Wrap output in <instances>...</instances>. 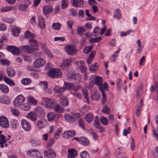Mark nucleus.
I'll return each instance as SVG.
<instances>
[{
    "mask_svg": "<svg viewBox=\"0 0 158 158\" xmlns=\"http://www.w3.org/2000/svg\"><path fill=\"white\" fill-rule=\"evenodd\" d=\"M27 118L30 120L35 122L36 120V117L35 114L32 112L27 114L26 116Z\"/></svg>",
    "mask_w": 158,
    "mask_h": 158,
    "instance_id": "nucleus-33",
    "label": "nucleus"
},
{
    "mask_svg": "<svg viewBox=\"0 0 158 158\" xmlns=\"http://www.w3.org/2000/svg\"><path fill=\"white\" fill-rule=\"evenodd\" d=\"M82 92L84 95L85 98L87 100V102L89 104V100L88 97V94L87 89H82Z\"/></svg>",
    "mask_w": 158,
    "mask_h": 158,
    "instance_id": "nucleus-61",
    "label": "nucleus"
},
{
    "mask_svg": "<svg viewBox=\"0 0 158 158\" xmlns=\"http://www.w3.org/2000/svg\"><path fill=\"white\" fill-rule=\"evenodd\" d=\"M41 47L42 48L43 50L45 52L49 58L52 59L53 58V56L50 52L45 47L44 45H42Z\"/></svg>",
    "mask_w": 158,
    "mask_h": 158,
    "instance_id": "nucleus-37",
    "label": "nucleus"
},
{
    "mask_svg": "<svg viewBox=\"0 0 158 158\" xmlns=\"http://www.w3.org/2000/svg\"><path fill=\"white\" fill-rule=\"evenodd\" d=\"M31 2L28 0L24 1L23 4L20 5L19 6V9L22 11H24L27 10L28 7L31 5Z\"/></svg>",
    "mask_w": 158,
    "mask_h": 158,
    "instance_id": "nucleus-14",
    "label": "nucleus"
},
{
    "mask_svg": "<svg viewBox=\"0 0 158 158\" xmlns=\"http://www.w3.org/2000/svg\"><path fill=\"white\" fill-rule=\"evenodd\" d=\"M81 158H89V153L85 151H83L80 153Z\"/></svg>",
    "mask_w": 158,
    "mask_h": 158,
    "instance_id": "nucleus-53",
    "label": "nucleus"
},
{
    "mask_svg": "<svg viewBox=\"0 0 158 158\" xmlns=\"http://www.w3.org/2000/svg\"><path fill=\"white\" fill-rule=\"evenodd\" d=\"M70 78L74 80L75 82H78L80 81L81 79V76L78 73H73L71 76Z\"/></svg>",
    "mask_w": 158,
    "mask_h": 158,
    "instance_id": "nucleus-23",
    "label": "nucleus"
},
{
    "mask_svg": "<svg viewBox=\"0 0 158 158\" xmlns=\"http://www.w3.org/2000/svg\"><path fill=\"white\" fill-rule=\"evenodd\" d=\"M53 10V9L51 6L45 5L43 7V11L44 15L50 14Z\"/></svg>",
    "mask_w": 158,
    "mask_h": 158,
    "instance_id": "nucleus-21",
    "label": "nucleus"
},
{
    "mask_svg": "<svg viewBox=\"0 0 158 158\" xmlns=\"http://www.w3.org/2000/svg\"><path fill=\"white\" fill-rule=\"evenodd\" d=\"M85 31V30L84 28L81 26H78L77 27V33L81 35V34L82 33Z\"/></svg>",
    "mask_w": 158,
    "mask_h": 158,
    "instance_id": "nucleus-54",
    "label": "nucleus"
},
{
    "mask_svg": "<svg viewBox=\"0 0 158 158\" xmlns=\"http://www.w3.org/2000/svg\"><path fill=\"white\" fill-rule=\"evenodd\" d=\"M120 51V48H118V50L114 52L113 54L111 56L110 58V62H114L116 61L118 56V54Z\"/></svg>",
    "mask_w": 158,
    "mask_h": 158,
    "instance_id": "nucleus-22",
    "label": "nucleus"
},
{
    "mask_svg": "<svg viewBox=\"0 0 158 158\" xmlns=\"http://www.w3.org/2000/svg\"><path fill=\"white\" fill-rule=\"evenodd\" d=\"M7 141V140L6 139L5 137L4 136L0 135V144L1 145L0 147L3 148L4 144L6 143Z\"/></svg>",
    "mask_w": 158,
    "mask_h": 158,
    "instance_id": "nucleus-40",
    "label": "nucleus"
},
{
    "mask_svg": "<svg viewBox=\"0 0 158 158\" xmlns=\"http://www.w3.org/2000/svg\"><path fill=\"white\" fill-rule=\"evenodd\" d=\"M89 69L92 72H94L95 71L98 69L97 66L95 64H93L89 67Z\"/></svg>",
    "mask_w": 158,
    "mask_h": 158,
    "instance_id": "nucleus-57",
    "label": "nucleus"
},
{
    "mask_svg": "<svg viewBox=\"0 0 158 158\" xmlns=\"http://www.w3.org/2000/svg\"><path fill=\"white\" fill-rule=\"evenodd\" d=\"M76 64L79 67L80 70L82 72H85L87 69L84 64V62L83 61H78L76 62Z\"/></svg>",
    "mask_w": 158,
    "mask_h": 158,
    "instance_id": "nucleus-20",
    "label": "nucleus"
},
{
    "mask_svg": "<svg viewBox=\"0 0 158 158\" xmlns=\"http://www.w3.org/2000/svg\"><path fill=\"white\" fill-rule=\"evenodd\" d=\"M113 17L114 18H116L118 19H120L121 17L120 11L118 9H116L113 15Z\"/></svg>",
    "mask_w": 158,
    "mask_h": 158,
    "instance_id": "nucleus-42",
    "label": "nucleus"
},
{
    "mask_svg": "<svg viewBox=\"0 0 158 158\" xmlns=\"http://www.w3.org/2000/svg\"><path fill=\"white\" fill-rule=\"evenodd\" d=\"M91 92V98L94 101L99 100L100 98V94L99 92L96 90H92Z\"/></svg>",
    "mask_w": 158,
    "mask_h": 158,
    "instance_id": "nucleus-15",
    "label": "nucleus"
},
{
    "mask_svg": "<svg viewBox=\"0 0 158 158\" xmlns=\"http://www.w3.org/2000/svg\"><path fill=\"white\" fill-rule=\"evenodd\" d=\"M100 121L102 124L105 126L107 125L108 123V121L107 118L104 117H101Z\"/></svg>",
    "mask_w": 158,
    "mask_h": 158,
    "instance_id": "nucleus-55",
    "label": "nucleus"
},
{
    "mask_svg": "<svg viewBox=\"0 0 158 158\" xmlns=\"http://www.w3.org/2000/svg\"><path fill=\"white\" fill-rule=\"evenodd\" d=\"M94 36L97 37L98 36L99 34L100 33V29L98 27H95L94 30Z\"/></svg>",
    "mask_w": 158,
    "mask_h": 158,
    "instance_id": "nucleus-50",
    "label": "nucleus"
},
{
    "mask_svg": "<svg viewBox=\"0 0 158 158\" xmlns=\"http://www.w3.org/2000/svg\"><path fill=\"white\" fill-rule=\"evenodd\" d=\"M102 78L99 76H97L94 78V82L95 84L98 86L99 89H108V85L106 82H105L103 84L102 83Z\"/></svg>",
    "mask_w": 158,
    "mask_h": 158,
    "instance_id": "nucleus-2",
    "label": "nucleus"
},
{
    "mask_svg": "<svg viewBox=\"0 0 158 158\" xmlns=\"http://www.w3.org/2000/svg\"><path fill=\"white\" fill-rule=\"evenodd\" d=\"M93 118V116L91 114H88L85 116V119L88 123H90Z\"/></svg>",
    "mask_w": 158,
    "mask_h": 158,
    "instance_id": "nucleus-46",
    "label": "nucleus"
},
{
    "mask_svg": "<svg viewBox=\"0 0 158 158\" xmlns=\"http://www.w3.org/2000/svg\"><path fill=\"white\" fill-rule=\"evenodd\" d=\"M13 8L10 6H5L2 8L1 11L2 12H6L11 10Z\"/></svg>",
    "mask_w": 158,
    "mask_h": 158,
    "instance_id": "nucleus-45",
    "label": "nucleus"
},
{
    "mask_svg": "<svg viewBox=\"0 0 158 158\" xmlns=\"http://www.w3.org/2000/svg\"><path fill=\"white\" fill-rule=\"evenodd\" d=\"M102 39L101 37H98L97 38H92L90 39V42L91 43L94 42H98L100 41Z\"/></svg>",
    "mask_w": 158,
    "mask_h": 158,
    "instance_id": "nucleus-60",
    "label": "nucleus"
},
{
    "mask_svg": "<svg viewBox=\"0 0 158 158\" xmlns=\"http://www.w3.org/2000/svg\"><path fill=\"white\" fill-rule=\"evenodd\" d=\"M81 86H79L78 87L75 86L73 83H70L67 82H64L63 89H79Z\"/></svg>",
    "mask_w": 158,
    "mask_h": 158,
    "instance_id": "nucleus-16",
    "label": "nucleus"
},
{
    "mask_svg": "<svg viewBox=\"0 0 158 158\" xmlns=\"http://www.w3.org/2000/svg\"><path fill=\"white\" fill-rule=\"evenodd\" d=\"M56 103L54 101L48 98H46L45 100V105L46 107L48 109H52L54 108Z\"/></svg>",
    "mask_w": 158,
    "mask_h": 158,
    "instance_id": "nucleus-11",
    "label": "nucleus"
},
{
    "mask_svg": "<svg viewBox=\"0 0 158 158\" xmlns=\"http://www.w3.org/2000/svg\"><path fill=\"white\" fill-rule=\"evenodd\" d=\"M4 80L6 83L10 86H13L15 85L14 82L11 79L6 77L5 76L4 77Z\"/></svg>",
    "mask_w": 158,
    "mask_h": 158,
    "instance_id": "nucleus-44",
    "label": "nucleus"
},
{
    "mask_svg": "<svg viewBox=\"0 0 158 158\" xmlns=\"http://www.w3.org/2000/svg\"><path fill=\"white\" fill-rule=\"evenodd\" d=\"M46 63L45 60L42 58L37 59L33 63V66L36 68H39L44 66Z\"/></svg>",
    "mask_w": 158,
    "mask_h": 158,
    "instance_id": "nucleus-7",
    "label": "nucleus"
},
{
    "mask_svg": "<svg viewBox=\"0 0 158 158\" xmlns=\"http://www.w3.org/2000/svg\"><path fill=\"white\" fill-rule=\"evenodd\" d=\"M6 72L8 76L10 77L14 76L15 74V72L14 70L10 68L9 67L6 69Z\"/></svg>",
    "mask_w": 158,
    "mask_h": 158,
    "instance_id": "nucleus-32",
    "label": "nucleus"
},
{
    "mask_svg": "<svg viewBox=\"0 0 158 158\" xmlns=\"http://www.w3.org/2000/svg\"><path fill=\"white\" fill-rule=\"evenodd\" d=\"M67 23L69 29H72L73 24V21L72 20L70 19L67 21Z\"/></svg>",
    "mask_w": 158,
    "mask_h": 158,
    "instance_id": "nucleus-63",
    "label": "nucleus"
},
{
    "mask_svg": "<svg viewBox=\"0 0 158 158\" xmlns=\"http://www.w3.org/2000/svg\"><path fill=\"white\" fill-rule=\"evenodd\" d=\"M21 109L23 111H28L29 110L31 106L28 103H24L22 104L20 106Z\"/></svg>",
    "mask_w": 158,
    "mask_h": 158,
    "instance_id": "nucleus-38",
    "label": "nucleus"
},
{
    "mask_svg": "<svg viewBox=\"0 0 158 158\" xmlns=\"http://www.w3.org/2000/svg\"><path fill=\"white\" fill-rule=\"evenodd\" d=\"M92 46H86L83 49V52L84 53L87 54L92 50Z\"/></svg>",
    "mask_w": 158,
    "mask_h": 158,
    "instance_id": "nucleus-52",
    "label": "nucleus"
},
{
    "mask_svg": "<svg viewBox=\"0 0 158 158\" xmlns=\"http://www.w3.org/2000/svg\"><path fill=\"white\" fill-rule=\"evenodd\" d=\"M36 114L40 118H42L44 116V111L41 107L38 106L35 109Z\"/></svg>",
    "mask_w": 158,
    "mask_h": 158,
    "instance_id": "nucleus-19",
    "label": "nucleus"
},
{
    "mask_svg": "<svg viewBox=\"0 0 158 158\" xmlns=\"http://www.w3.org/2000/svg\"><path fill=\"white\" fill-rule=\"evenodd\" d=\"M25 38L29 40L30 45H25L21 47V49L23 51H25L28 53H31L35 51L37 48V44L35 39V35L28 31L25 33Z\"/></svg>",
    "mask_w": 158,
    "mask_h": 158,
    "instance_id": "nucleus-1",
    "label": "nucleus"
},
{
    "mask_svg": "<svg viewBox=\"0 0 158 158\" xmlns=\"http://www.w3.org/2000/svg\"><path fill=\"white\" fill-rule=\"evenodd\" d=\"M84 4L83 0H73V5L75 7H81Z\"/></svg>",
    "mask_w": 158,
    "mask_h": 158,
    "instance_id": "nucleus-24",
    "label": "nucleus"
},
{
    "mask_svg": "<svg viewBox=\"0 0 158 158\" xmlns=\"http://www.w3.org/2000/svg\"><path fill=\"white\" fill-rule=\"evenodd\" d=\"M39 25L41 28H44L45 27L44 18L42 16H40L38 17Z\"/></svg>",
    "mask_w": 158,
    "mask_h": 158,
    "instance_id": "nucleus-34",
    "label": "nucleus"
},
{
    "mask_svg": "<svg viewBox=\"0 0 158 158\" xmlns=\"http://www.w3.org/2000/svg\"><path fill=\"white\" fill-rule=\"evenodd\" d=\"M25 100V98L22 95H19L15 98L14 104L15 107H18L22 104Z\"/></svg>",
    "mask_w": 158,
    "mask_h": 158,
    "instance_id": "nucleus-5",
    "label": "nucleus"
},
{
    "mask_svg": "<svg viewBox=\"0 0 158 158\" xmlns=\"http://www.w3.org/2000/svg\"><path fill=\"white\" fill-rule=\"evenodd\" d=\"M48 75L51 77L59 78L61 77L62 73L59 69H53L48 72Z\"/></svg>",
    "mask_w": 158,
    "mask_h": 158,
    "instance_id": "nucleus-4",
    "label": "nucleus"
},
{
    "mask_svg": "<svg viewBox=\"0 0 158 158\" xmlns=\"http://www.w3.org/2000/svg\"><path fill=\"white\" fill-rule=\"evenodd\" d=\"M0 126L4 128H8L9 127L8 120L5 116L0 117Z\"/></svg>",
    "mask_w": 158,
    "mask_h": 158,
    "instance_id": "nucleus-6",
    "label": "nucleus"
},
{
    "mask_svg": "<svg viewBox=\"0 0 158 158\" xmlns=\"http://www.w3.org/2000/svg\"><path fill=\"white\" fill-rule=\"evenodd\" d=\"M54 138H50L49 140L47 142V146L48 147H51L53 144L54 143Z\"/></svg>",
    "mask_w": 158,
    "mask_h": 158,
    "instance_id": "nucleus-56",
    "label": "nucleus"
},
{
    "mask_svg": "<svg viewBox=\"0 0 158 158\" xmlns=\"http://www.w3.org/2000/svg\"><path fill=\"white\" fill-rule=\"evenodd\" d=\"M76 133L74 130H70L64 132L62 135L63 137L65 139H68L75 135Z\"/></svg>",
    "mask_w": 158,
    "mask_h": 158,
    "instance_id": "nucleus-12",
    "label": "nucleus"
},
{
    "mask_svg": "<svg viewBox=\"0 0 158 158\" xmlns=\"http://www.w3.org/2000/svg\"><path fill=\"white\" fill-rule=\"evenodd\" d=\"M64 118L65 120L71 123H73L76 119L69 114L64 115Z\"/></svg>",
    "mask_w": 158,
    "mask_h": 158,
    "instance_id": "nucleus-28",
    "label": "nucleus"
},
{
    "mask_svg": "<svg viewBox=\"0 0 158 158\" xmlns=\"http://www.w3.org/2000/svg\"><path fill=\"white\" fill-rule=\"evenodd\" d=\"M62 132V128L60 127L58 128L57 130L55 132L54 135V138L58 139V137L60 135V134Z\"/></svg>",
    "mask_w": 158,
    "mask_h": 158,
    "instance_id": "nucleus-47",
    "label": "nucleus"
},
{
    "mask_svg": "<svg viewBox=\"0 0 158 158\" xmlns=\"http://www.w3.org/2000/svg\"><path fill=\"white\" fill-rule=\"evenodd\" d=\"M21 124L23 129L26 131H29L31 129V126L30 123L25 119L21 121Z\"/></svg>",
    "mask_w": 158,
    "mask_h": 158,
    "instance_id": "nucleus-10",
    "label": "nucleus"
},
{
    "mask_svg": "<svg viewBox=\"0 0 158 158\" xmlns=\"http://www.w3.org/2000/svg\"><path fill=\"white\" fill-rule=\"evenodd\" d=\"M27 154L30 157L33 158L38 157L43 158V157L41 156V154L39 150L37 149H31L27 152Z\"/></svg>",
    "mask_w": 158,
    "mask_h": 158,
    "instance_id": "nucleus-3",
    "label": "nucleus"
},
{
    "mask_svg": "<svg viewBox=\"0 0 158 158\" xmlns=\"http://www.w3.org/2000/svg\"><path fill=\"white\" fill-rule=\"evenodd\" d=\"M61 27L60 24L58 23H53L52 26V28L56 30H59Z\"/></svg>",
    "mask_w": 158,
    "mask_h": 158,
    "instance_id": "nucleus-49",
    "label": "nucleus"
},
{
    "mask_svg": "<svg viewBox=\"0 0 158 158\" xmlns=\"http://www.w3.org/2000/svg\"><path fill=\"white\" fill-rule=\"evenodd\" d=\"M0 102L8 104L10 103V99L8 97L5 96H1L0 97Z\"/></svg>",
    "mask_w": 158,
    "mask_h": 158,
    "instance_id": "nucleus-25",
    "label": "nucleus"
},
{
    "mask_svg": "<svg viewBox=\"0 0 158 158\" xmlns=\"http://www.w3.org/2000/svg\"><path fill=\"white\" fill-rule=\"evenodd\" d=\"M1 61L2 64L6 66L9 65L10 63V60L6 59L1 60Z\"/></svg>",
    "mask_w": 158,
    "mask_h": 158,
    "instance_id": "nucleus-64",
    "label": "nucleus"
},
{
    "mask_svg": "<svg viewBox=\"0 0 158 158\" xmlns=\"http://www.w3.org/2000/svg\"><path fill=\"white\" fill-rule=\"evenodd\" d=\"M78 122L80 127H81L82 129H84L85 124L83 120L80 118L79 119Z\"/></svg>",
    "mask_w": 158,
    "mask_h": 158,
    "instance_id": "nucleus-62",
    "label": "nucleus"
},
{
    "mask_svg": "<svg viewBox=\"0 0 158 158\" xmlns=\"http://www.w3.org/2000/svg\"><path fill=\"white\" fill-rule=\"evenodd\" d=\"M68 2L67 0H62L61 1V8L65 9L68 6Z\"/></svg>",
    "mask_w": 158,
    "mask_h": 158,
    "instance_id": "nucleus-59",
    "label": "nucleus"
},
{
    "mask_svg": "<svg viewBox=\"0 0 158 158\" xmlns=\"http://www.w3.org/2000/svg\"><path fill=\"white\" fill-rule=\"evenodd\" d=\"M46 122L43 119H41L37 122V127L40 129L44 128L46 125Z\"/></svg>",
    "mask_w": 158,
    "mask_h": 158,
    "instance_id": "nucleus-26",
    "label": "nucleus"
},
{
    "mask_svg": "<svg viewBox=\"0 0 158 158\" xmlns=\"http://www.w3.org/2000/svg\"><path fill=\"white\" fill-rule=\"evenodd\" d=\"M31 143L34 147L39 146L41 144V141L38 139H32L31 141Z\"/></svg>",
    "mask_w": 158,
    "mask_h": 158,
    "instance_id": "nucleus-31",
    "label": "nucleus"
},
{
    "mask_svg": "<svg viewBox=\"0 0 158 158\" xmlns=\"http://www.w3.org/2000/svg\"><path fill=\"white\" fill-rule=\"evenodd\" d=\"M110 109L106 105H105L103 108L102 111L103 113L106 114H109L110 112Z\"/></svg>",
    "mask_w": 158,
    "mask_h": 158,
    "instance_id": "nucleus-51",
    "label": "nucleus"
},
{
    "mask_svg": "<svg viewBox=\"0 0 158 158\" xmlns=\"http://www.w3.org/2000/svg\"><path fill=\"white\" fill-rule=\"evenodd\" d=\"M11 110L12 114L14 115L17 116L19 115V112L17 109L13 108H12Z\"/></svg>",
    "mask_w": 158,
    "mask_h": 158,
    "instance_id": "nucleus-58",
    "label": "nucleus"
},
{
    "mask_svg": "<svg viewBox=\"0 0 158 158\" xmlns=\"http://www.w3.org/2000/svg\"><path fill=\"white\" fill-rule=\"evenodd\" d=\"M71 60L70 59H64L63 60L60 65V67L63 69L68 68L70 64Z\"/></svg>",
    "mask_w": 158,
    "mask_h": 158,
    "instance_id": "nucleus-17",
    "label": "nucleus"
},
{
    "mask_svg": "<svg viewBox=\"0 0 158 158\" xmlns=\"http://www.w3.org/2000/svg\"><path fill=\"white\" fill-rule=\"evenodd\" d=\"M44 158H54L56 154L54 150L51 148L47 149L44 152Z\"/></svg>",
    "mask_w": 158,
    "mask_h": 158,
    "instance_id": "nucleus-9",
    "label": "nucleus"
},
{
    "mask_svg": "<svg viewBox=\"0 0 158 158\" xmlns=\"http://www.w3.org/2000/svg\"><path fill=\"white\" fill-rule=\"evenodd\" d=\"M68 152L67 158H75L77 155V151L73 148L69 149Z\"/></svg>",
    "mask_w": 158,
    "mask_h": 158,
    "instance_id": "nucleus-18",
    "label": "nucleus"
},
{
    "mask_svg": "<svg viewBox=\"0 0 158 158\" xmlns=\"http://www.w3.org/2000/svg\"><path fill=\"white\" fill-rule=\"evenodd\" d=\"M65 49L67 53L71 55H74L76 53V51L75 47L72 45L69 44L66 46Z\"/></svg>",
    "mask_w": 158,
    "mask_h": 158,
    "instance_id": "nucleus-8",
    "label": "nucleus"
},
{
    "mask_svg": "<svg viewBox=\"0 0 158 158\" xmlns=\"http://www.w3.org/2000/svg\"><path fill=\"white\" fill-rule=\"evenodd\" d=\"M84 146H87L89 144V141L85 137H81V139L79 143Z\"/></svg>",
    "mask_w": 158,
    "mask_h": 158,
    "instance_id": "nucleus-27",
    "label": "nucleus"
},
{
    "mask_svg": "<svg viewBox=\"0 0 158 158\" xmlns=\"http://www.w3.org/2000/svg\"><path fill=\"white\" fill-rule=\"evenodd\" d=\"M27 100L28 103L33 105L37 104V101L31 96H28L27 98Z\"/></svg>",
    "mask_w": 158,
    "mask_h": 158,
    "instance_id": "nucleus-35",
    "label": "nucleus"
},
{
    "mask_svg": "<svg viewBox=\"0 0 158 158\" xmlns=\"http://www.w3.org/2000/svg\"><path fill=\"white\" fill-rule=\"evenodd\" d=\"M54 110L55 111L58 113H61L63 112V108L58 105H55Z\"/></svg>",
    "mask_w": 158,
    "mask_h": 158,
    "instance_id": "nucleus-48",
    "label": "nucleus"
},
{
    "mask_svg": "<svg viewBox=\"0 0 158 158\" xmlns=\"http://www.w3.org/2000/svg\"><path fill=\"white\" fill-rule=\"evenodd\" d=\"M22 84L24 85H28L31 84V81L29 78H23L21 80Z\"/></svg>",
    "mask_w": 158,
    "mask_h": 158,
    "instance_id": "nucleus-43",
    "label": "nucleus"
},
{
    "mask_svg": "<svg viewBox=\"0 0 158 158\" xmlns=\"http://www.w3.org/2000/svg\"><path fill=\"white\" fill-rule=\"evenodd\" d=\"M10 123L11 127L13 129H16L18 125V121L15 119H11Z\"/></svg>",
    "mask_w": 158,
    "mask_h": 158,
    "instance_id": "nucleus-36",
    "label": "nucleus"
},
{
    "mask_svg": "<svg viewBox=\"0 0 158 158\" xmlns=\"http://www.w3.org/2000/svg\"><path fill=\"white\" fill-rule=\"evenodd\" d=\"M61 104L64 106H67L69 105V101L66 98H61L60 100Z\"/></svg>",
    "mask_w": 158,
    "mask_h": 158,
    "instance_id": "nucleus-41",
    "label": "nucleus"
},
{
    "mask_svg": "<svg viewBox=\"0 0 158 158\" xmlns=\"http://www.w3.org/2000/svg\"><path fill=\"white\" fill-rule=\"evenodd\" d=\"M8 50L14 54L19 55L21 52L20 50L18 48L14 46H10L7 47Z\"/></svg>",
    "mask_w": 158,
    "mask_h": 158,
    "instance_id": "nucleus-13",
    "label": "nucleus"
},
{
    "mask_svg": "<svg viewBox=\"0 0 158 158\" xmlns=\"http://www.w3.org/2000/svg\"><path fill=\"white\" fill-rule=\"evenodd\" d=\"M55 114L52 112L48 113L47 115L48 119L49 121H53L55 118Z\"/></svg>",
    "mask_w": 158,
    "mask_h": 158,
    "instance_id": "nucleus-39",
    "label": "nucleus"
},
{
    "mask_svg": "<svg viewBox=\"0 0 158 158\" xmlns=\"http://www.w3.org/2000/svg\"><path fill=\"white\" fill-rule=\"evenodd\" d=\"M116 156L117 158H121L124 154V151L122 148H118L116 151Z\"/></svg>",
    "mask_w": 158,
    "mask_h": 158,
    "instance_id": "nucleus-30",
    "label": "nucleus"
},
{
    "mask_svg": "<svg viewBox=\"0 0 158 158\" xmlns=\"http://www.w3.org/2000/svg\"><path fill=\"white\" fill-rule=\"evenodd\" d=\"M20 32V29L17 27H15L12 29V35L15 36H17L19 35Z\"/></svg>",
    "mask_w": 158,
    "mask_h": 158,
    "instance_id": "nucleus-29",
    "label": "nucleus"
}]
</instances>
